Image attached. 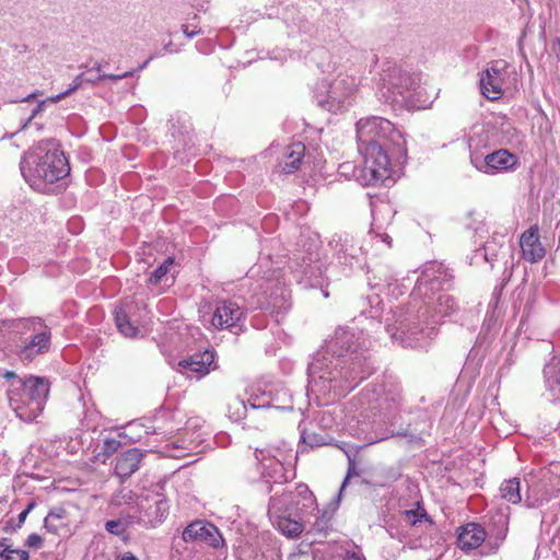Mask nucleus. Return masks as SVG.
I'll return each instance as SVG.
<instances>
[{"mask_svg":"<svg viewBox=\"0 0 560 560\" xmlns=\"http://www.w3.org/2000/svg\"><path fill=\"white\" fill-rule=\"evenodd\" d=\"M228 411L233 421H240L247 416V405L243 399L234 398L230 401Z\"/></svg>","mask_w":560,"mask_h":560,"instance_id":"34","label":"nucleus"},{"mask_svg":"<svg viewBox=\"0 0 560 560\" xmlns=\"http://www.w3.org/2000/svg\"><path fill=\"white\" fill-rule=\"evenodd\" d=\"M120 560H138V558L133 556L131 552H127L126 555L122 556Z\"/></svg>","mask_w":560,"mask_h":560,"instance_id":"54","label":"nucleus"},{"mask_svg":"<svg viewBox=\"0 0 560 560\" xmlns=\"http://www.w3.org/2000/svg\"><path fill=\"white\" fill-rule=\"evenodd\" d=\"M349 465H350V467H349V471H351V468H352V466H353V460H352L350 457H349ZM349 477H350V472H348V475H347L346 479L343 480L342 486H341V489H340V492H342V490L345 489V487H346V485H347V482H348Z\"/></svg>","mask_w":560,"mask_h":560,"instance_id":"50","label":"nucleus"},{"mask_svg":"<svg viewBox=\"0 0 560 560\" xmlns=\"http://www.w3.org/2000/svg\"><path fill=\"white\" fill-rule=\"evenodd\" d=\"M339 264L352 267L360 261L363 255V248L349 233L335 234L329 242Z\"/></svg>","mask_w":560,"mask_h":560,"instance_id":"14","label":"nucleus"},{"mask_svg":"<svg viewBox=\"0 0 560 560\" xmlns=\"http://www.w3.org/2000/svg\"><path fill=\"white\" fill-rule=\"evenodd\" d=\"M315 516V521L313 523V529L316 530V532H325L328 526H329V522H330V514L327 513V512H323L320 515L319 513L316 512V514H313Z\"/></svg>","mask_w":560,"mask_h":560,"instance_id":"39","label":"nucleus"},{"mask_svg":"<svg viewBox=\"0 0 560 560\" xmlns=\"http://www.w3.org/2000/svg\"><path fill=\"white\" fill-rule=\"evenodd\" d=\"M523 258L529 262H537L545 256V248L539 241L537 228H529L520 240Z\"/></svg>","mask_w":560,"mask_h":560,"instance_id":"23","label":"nucleus"},{"mask_svg":"<svg viewBox=\"0 0 560 560\" xmlns=\"http://www.w3.org/2000/svg\"><path fill=\"white\" fill-rule=\"evenodd\" d=\"M371 346L363 330L336 328L308 365L310 384L323 394H348L375 370Z\"/></svg>","mask_w":560,"mask_h":560,"instance_id":"1","label":"nucleus"},{"mask_svg":"<svg viewBox=\"0 0 560 560\" xmlns=\"http://www.w3.org/2000/svg\"><path fill=\"white\" fill-rule=\"evenodd\" d=\"M105 529L112 535L125 538L128 523L122 520H110L105 523Z\"/></svg>","mask_w":560,"mask_h":560,"instance_id":"36","label":"nucleus"},{"mask_svg":"<svg viewBox=\"0 0 560 560\" xmlns=\"http://www.w3.org/2000/svg\"><path fill=\"white\" fill-rule=\"evenodd\" d=\"M3 376L11 380L8 388L9 405L24 422L34 421L43 411L49 387L43 377H18L13 372L7 371Z\"/></svg>","mask_w":560,"mask_h":560,"instance_id":"4","label":"nucleus"},{"mask_svg":"<svg viewBox=\"0 0 560 560\" xmlns=\"http://www.w3.org/2000/svg\"><path fill=\"white\" fill-rule=\"evenodd\" d=\"M386 530L392 538H397L399 540H402V538H404L402 532L399 530L397 527H395L392 523H387Z\"/></svg>","mask_w":560,"mask_h":560,"instance_id":"46","label":"nucleus"},{"mask_svg":"<svg viewBox=\"0 0 560 560\" xmlns=\"http://www.w3.org/2000/svg\"><path fill=\"white\" fill-rule=\"evenodd\" d=\"M67 517L68 513L66 509L56 506L51 509L47 516L44 518V527L49 533L58 535L62 528L68 526Z\"/></svg>","mask_w":560,"mask_h":560,"instance_id":"29","label":"nucleus"},{"mask_svg":"<svg viewBox=\"0 0 560 560\" xmlns=\"http://www.w3.org/2000/svg\"><path fill=\"white\" fill-rule=\"evenodd\" d=\"M38 95H42V92H34V93H32V94H28V95H27V96H25L22 101H24V102H28V101H31V100L35 98V97H36V96H38Z\"/></svg>","mask_w":560,"mask_h":560,"instance_id":"52","label":"nucleus"},{"mask_svg":"<svg viewBox=\"0 0 560 560\" xmlns=\"http://www.w3.org/2000/svg\"><path fill=\"white\" fill-rule=\"evenodd\" d=\"M376 315H377V312H376V311H375V312H373V311H371V312H370V316H371V317H374V316H376Z\"/></svg>","mask_w":560,"mask_h":560,"instance_id":"57","label":"nucleus"},{"mask_svg":"<svg viewBox=\"0 0 560 560\" xmlns=\"http://www.w3.org/2000/svg\"><path fill=\"white\" fill-rule=\"evenodd\" d=\"M142 453L138 448H130L116 458L115 472L120 478H128L139 469Z\"/></svg>","mask_w":560,"mask_h":560,"instance_id":"24","label":"nucleus"},{"mask_svg":"<svg viewBox=\"0 0 560 560\" xmlns=\"http://www.w3.org/2000/svg\"><path fill=\"white\" fill-rule=\"evenodd\" d=\"M248 404L252 409L269 408L271 406L270 398L262 394L261 397L255 395L248 399Z\"/></svg>","mask_w":560,"mask_h":560,"instance_id":"42","label":"nucleus"},{"mask_svg":"<svg viewBox=\"0 0 560 560\" xmlns=\"http://www.w3.org/2000/svg\"><path fill=\"white\" fill-rule=\"evenodd\" d=\"M508 63L504 60H493L480 75V91L488 100L500 98L508 78Z\"/></svg>","mask_w":560,"mask_h":560,"instance_id":"12","label":"nucleus"},{"mask_svg":"<svg viewBox=\"0 0 560 560\" xmlns=\"http://www.w3.org/2000/svg\"><path fill=\"white\" fill-rule=\"evenodd\" d=\"M253 560H282L280 550L276 546L268 547L265 551L256 555Z\"/></svg>","mask_w":560,"mask_h":560,"instance_id":"40","label":"nucleus"},{"mask_svg":"<svg viewBox=\"0 0 560 560\" xmlns=\"http://www.w3.org/2000/svg\"><path fill=\"white\" fill-rule=\"evenodd\" d=\"M530 495L527 497V505L537 508L560 493V462H552L541 469L540 480L529 488Z\"/></svg>","mask_w":560,"mask_h":560,"instance_id":"11","label":"nucleus"},{"mask_svg":"<svg viewBox=\"0 0 560 560\" xmlns=\"http://www.w3.org/2000/svg\"><path fill=\"white\" fill-rule=\"evenodd\" d=\"M453 276L440 262L427 266L417 280L408 307L396 319L392 337L405 347H424L435 335L442 318L457 310L454 298L446 292Z\"/></svg>","mask_w":560,"mask_h":560,"instance_id":"2","label":"nucleus"},{"mask_svg":"<svg viewBox=\"0 0 560 560\" xmlns=\"http://www.w3.org/2000/svg\"><path fill=\"white\" fill-rule=\"evenodd\" d=\"M547 390L553 401H560V361H552L544 370Z\"/></svg>","mask_w":560,"mask_h":560,"instance_id":"27","label":"nucleus"},{"mask_svg":"<svg viewBox=\"0 0 560 560\" xmlns=\"http://www.w3.org/2000/svg\"><path fill=\"white\" fill-rule=\"evenodd\" d=\"M346 560H365L360 553L351 552L347 555Z\"/></svg>","mask_w":560,"mask_h":560,"instance_id":"49","label":"nucleus"},{"mask_svg":"<svg viewBox=\"0 0 560 560\" xmlns=\"http://www.w3.org/2000/svg\"><path fill=\"white\" fill-rule=\"evenodd\" d=\"M487 533L477 523H468L459 528L457 545L463 551H470L486 541Z\"/></svg>","mask_w":560,"mask_h":560,"instance_id":"22","label":"nucleus"},{"mask_svg":"<svg viewBox=\"0 0 560 560\" xmlns=\"http://www.w3.org/2000/svg\"><path fill=\"white\" fill-rule=\"evenodd\" d=\"M36 506L35 500H31L26 508L23 510L25 513L30 514V512Z\"/></svg>","mask_w":560,"mask_h":560,"instance_id":"51","label":"nucleus"},{"mask_svg":"<svg viewBox=\"0 0 560 560\" xmlns=\"http://www.w3.org/2000/svg\"><path fill=\"white\" fill-rule=\"evenodd\" d=\"M143 521L152 526L161 523L168 514V503L162 493H148L138 502Z\"/></svg>","mask_w":560,"mask_h":560,"instance_id":"17","label":"nucleus"},{"mask_svg":"<svg viewBox=\"0 0 560 560\" xmlns=\"http://www.w3.org/2000/svg\"><path fill=\"white\" fill-rule=\"evenodd\" d=\"M26 546L30 548L38 549L43 546V538L39 535L33 533L27 537Z\"/></svg>","mask_w":560,"mask_h":560,"instance_id":"45","label":"nucleus"},{"mask_svg":"<svg viewBox=\"0 0 560 560\" xmlns=\"http://www.w3.org/2000/svg\"><path fill=\"white\" fill-rule=\"evenodd\" d=\"M244 310L234 301L221 300L215 303L211 325L217 329H232L243 320Z\"/></svg>","mask_w":560,"mask_h":560,"instance_id":"15","label":"nucleus"},{"mask_svg":"<svg viewBox=\"0 0 560 560\" xmlns=\"http://www.w3.org/2000/svg\"><path fill=\"white\" fill-rule=\"evenodd\" d=\"M296 272H300L302 278L308 280L311 285H316L319 283L322 277V267L317 259L314 260L312 257H303L300 270H296Z\"/></svg>","mask_w":560,"mask_h":560,"instance_id":"30","label":"nucleus"},{"mask_svg":"<svg viewBox=\"0 0 560 560\" xmlns=\"http://www.w3.org/2000/svg\"><path fill=\"white\" fill-rule=\"evenodd\" d=\"M27 515H28V514H27V513H25L24 511H22V512L19 514V516H18V525H16L18 527H21V526L24 524V522H25V520H26Z\"/></svg>","mask_w":560,"mask_h":560,"instance_id":"48","label":"nucleus"},{"mask_svg":"<svg viewBox=\"0 0 560 560\" xmlns=\"http://www.w3.org/2000/svg\"><path fill=\"white\" fill-rule=\"evenodd\" d=\"M357 91V78L340 73L335 79L320 83L316 91V100L324 109L335 114L342 113L354 103Z\"/></svg>","mask_w":560,"mask_h":560,"instance_id":"6","label":"nucleus"},{"mask_svg":"<svg viewBox=\"0 0 560 560\" xmlns=\"http://www.w3.org/2000/svg\"><path fill=\"white\" fill-rule=\"evenodd\" d=\"M284 21H285L288 27L292 30V32H294L295 28L299 32L306 31L307 22L305 20H303L302 18H298V19L293 18L290 20L288 16H284Z\"/></svg>","mask_w":560,"mask_h":560,"instance_id":"44","label":"nucleus"},{"mask_svg":"<svg viewBox=\"0 0 560 560\" xmlns=\"http://www.w3.org/2000/svg\"><path fill=\"white\" fill-rule=\"evenodd\" d=\"M138 305L132 300H125L115 308V323L121 335L136 337L139 332V319L137 318Z\"/></svg>","mask_w":560,"mask_h":560,"instance_id":"18","label":"nucleus"},{"mask_svg":"<svg viewBox=\"0 0 560 560\" xmlns=\"http://www.w3.org/2000/svg\"><path fill=\"white\" fill-rule=\"evenodd\" d=\"M294 495L282 493L279 497H272L269 501V514L277 517V526L279 530L287 537L295 538L304 530L303 518H292L298 516L291 504Z\"/></svg>","mask_w":560,"mask_h":560,"instance_id":"10","label":"nucleus"},{"mask_svg":"<svg viewBox=\"0 0 560 560\" xmlns=\"http://www.w3.org/2000/svg\"><path fill=\"white\" fill-rule=\"evenodd\" d=\"M511 275H512V271H509V272L506 273V276L504 277V279H503L502 283H501V289H503V288H504V285L506 284V282L510 280Z\"/></svg>","mask_w":560,"mask_h":560,"instance_id":"55","label":"nucleus"},{"mask_svg":"<svg viewBox=\"0 0 560 560\" xmlns=\"http://www.w3.org/2000/svg\"><path fill=\"white\" fill-rule=\"evenodd\" d=\"M20 168L24 179L42 191L70 174L69 161L54 140L40 141L25 152Z\"/></svg>","mask_w":560,"mask_h":560,"instance_id":"3","label":"nucleus"},{"mask_svg":"<svg viewBox=\"0 0 560 560\" xmlns=\"http://www.w3.org/2000/svg\"><path fill=\"white\" fill-rule=\"evenodd\" d=\"M28 552L20 549H12L11 547L4 548L0 552V560H28Z\"/></svg>","mask_w":560,"mask_h":560,"instance_id":"37","label":"nucleus"},{"mask_svg":"<svg viewBox=\"0 0 560 560\" xmlns=\"http://www.w3.org/2000/svg\"><path fill=\"white\" fill-rule=\"evenodd\" d=\"M387 148L374 145L359 150L363 165L355 171L354 176L364 186L383 185L390 179L392 168Z\"/></svg>","mask_w":560,"mask_h":560,"instance_id":"7","label":"nucleus"},{"mask_svg":"<svg viewBox=\"0 0 560 560\" xmlns=\"http://www.w3.org/2000/svg\"><path fill=\"white\" fill-rule=\"evenodd\" d=\"M213 363L214 352L206 350L180 360L177 364V371L187 378L199 380L210 372Z\"/></svg>","mask_w":560,"mask_h":560,"instance_id":"16","label":"nucleus"},{"mask_svg":"<svg viewBox=\"0 0 560 560\" xmlns=\"http://www.w3.org/2000/svg\"><path fill=\"white\" fill-rule=\"evenodd\" d=\"M175 262L174 258L167 257L159 267L154 269V271L149 277V283L152 285L161 284L162 282L167 283L168 281V272L172 268H174Z\"/></svg>","mask_w":560,"mask_h":560,"instance_id":"32","label":"nucleus"},{"mask_svg":"<svg viewBox=\"0 0 560 560\" xmlns=\"http://www.w3.org/2000/svg\"><path fill=\"white\" fill-rule=\"evenodd\" d=\"M94 70L97 72V77L95 79H91L90 81H92V82L102 81L104 79H109V80H113V81H117V80H121L124 78H128V77L133 75V71H127V72H124V73H120V74H106V73H103L102 72L101 63H97L94 67Z\"/></svg>","mask_w":560,"mask_h":560,"instance_id":"38","label":"nucleus"},{"mask_svg":"<svg viewBox=\"0 0 560 560\" xmlns=\"http://www.w3.org/2000/svg\"><path fill=\"white\" fill-rule=\"evenodd\" d=\"M13 329L21 335L16 355L22 362L30 363L49 351L51 329L40 317L16 319Z\"/></svg>","mask_w":560,"mask_h":560,"instance_id":"5","label":"nucleus"},{"mask_svg":"<svg viewBox=\"0 0 560 560\" xmlns=\"http://www.w3.org/2000/svg\"><path fill=\"white\" fill-rule=\"evenodd\" d=\"M121 445V442L116 439L106 438L104 440L103 446H102V453L106 457L112 456L114 453H116Z\"/></svg>","mask_w":560,"mask_h":560,"instance_id":"41","label":"nucleus"},{"mask_svg":"<svg viewBox=\"0 0 560 560\" xmlns=\"http://www.w3.org/2000/svg\"><path fill=\"white\" fill-rule=\"evenodd\" d=\"M399 138L394 125L382 117L362 118L357 122L358 150L374 145L387 148L389 141L395 142Z\"/></svg>","mask_w":560,"mask_h":560,"instance_id":"8","label":"nucleus"},{"mask_svg":"<svg viewBox=\"0 0 560 560\" xmlns=\"http://www.w3.org/2000/svg\"><path fill=\"white\" fill-rule=\"evenodd\" d=\"M289 493L294 495V501L291 506L300 518L313 515L314 512L319 513L316 498L306 485H299L294 492Z\"/></svg>","mask_w":560,"mask_h":560,"instance_id":"21","label":"nucleus"},{"mask_svg":"<svg viewBox=\"0 0 560 560\" xmlns=\"http://www.w3.org/2000/svg\"><path fill=\"white\" fill-rule=\"evenodd\" d=\"M255 456L260 465L262 478L275 483H281L287 480L283 464L270 455L269 452L256 450Z\"/></svg>","mask_w":560,"mask_h":560,"instance_id":"20","label":"nucleus"},{"mask_svg":"<svg viewBox=\"0 0 560 560\" xmlns=\"http://www.w3.org/2000/svg\"><path fill=\"white\" fill-rule=\"evenodd\" d=\"M304 153L305 145L302 142L289 144L285 149L283 161L278 165L280 172L284 174L294 173L300 167Z\"/></svg>","mask_w":560,"mask_h":560,"instance_id":"25","label":"nucleus"},{"mask_svg":"<svg viewBox=\"0 0 560 560\" xmlns=\"http://www.w3.org/2000/svg\"><path fill=\"white\" fill-rule=\"evenodd\" d=\"M377 236H381V237H382V241H383V242H385L388 246H390V244H392V238H390V236H389V235H387V234H383V235L378 234Z\"/></svg>","mask_w":560,"mask_h":560,"instance_id":"53","label":"nucleus"},{"mask_svg":"<svg viewBox=\"0 0 560 560\" xmlns=\"http://www.w3.org/2000/svg\"><path fill=\"white\" fill-rule=\"evenodd\" d=\"M401 400L400 386L392 385L378 399V408L384 410L385 415H390L399 408Z\"/></svg>","mask_w":560,"mask_h":560,"instance_id":"28","label":"nucleus"},{"mask_svg":"<svg viewBox=\"0 0 560 560\" xmlns=\"http://www.w3.org/2000/svg\"><path fill=\"white\" fill-rule=\"evenodd\" d=\"M423 521H428V515L425 511L422 510H405L400 512V516L398 522L400 524H404L406 526H417L418 524L422 523Z\"/></svg>","mask_w":560,"mask_h":560,"instance_id":"33","label":"nucleus"},{"mask_svg":"<svg viewBox=\"0 0 560 560\" xmlns=\"http://www.w3.org/2000/svg\"><path fill=\"white\" fill-rule=\"evenodd\" d=\"M182 30H183V33H184L188 38H192V37H195L196 35H198V34H200V33H201V30H197V31H188L187 25H182Z\"/></svg>","mask_w":560,"mask_h":560,"instance_id":"47","label":"nucleus"},{"mask_svg":"<svg viewBox=\"0 0 560 560\" xmlns=\"http://www.w3.org/2000/svg\"><path fill=\"white\" fill-rule=\"evenodd\" d=\"M149 63V60L144 61L140 67H139V70H142L147 67V65Z\"/></svg>","mask_w":560,"mask_h":560,"instance_id":"56","label":"nucleus"},{"mask_svg":"<svg viewBox=\"0 0 560 560\" xmlns=\"http://www.w3.org/2000/svg\"><path fill=\"white\" fill-rule=\"evenodd\" d=\"M520 485L518 478L505 480L500 487L501 497L512 504L520 503L522 501Z\"/></svg>","mask_w":560,"mask_h":560,"instance_id":"31","label":"nucleus"},{"mask_svg":"<svg viewBox=\"0 0 560 560\" xmlns=\"http://www.w3.org/2000/svg\"><path fill=\"white\" fill-rule=\"evenodd\" d=\"M183 539L185 541L199 540L214 548H218L222 542V537L217 527L203 522L189 524L183 532Z\"/></svg>","mask_w":560,"mask_h":560,"instance_id":"19","label":"nucleus"},{"mask_svg":"<svg viewBox=\"0 0 560 560\" xmlns=\"http://www.w3.org/2000/svg\"><path fill=\"white\" fill-rule=\"evenodd\" d=\"M417 85V79L399 65L385 61L382 66L378 90L388 102H396L398 96H405Z\"/></svg>","mask_w":560,"mask_h":560,"instance_id":"9","label":"nucleus"},{"mask_svg":"<svg viewBox=\"0 0 560 560\" xmlns=\"http://www.w3.org/2000/svg\"><path fill=\"white\" fill-rule=\"evenodd\" d=\"M78 89V84L69 88L68 90H66L65 92L60 93V94H57L55 96H51V97H48L47 100L45 101H40L37 106L33 109L32 112V115L30 116V118L27 119V121L25 122V125L23 126V128H25L27 126V124L39 113L43 110V107L44 105L47 103V102H50V103H57L59 101H61L62 98H65L66 96L70 95L73 91H75Z\"/></svg>","mask_w":560,"mask_h":560,"instance_id":"35","label":"nucleus"},{"mask_svg":"<svg viewBox=\"0 0 560 560\" xmlns=\"http://www.w3.org/2000/svg\"><path fill=\"white\" fill-rule=\"evenodd\" d=\"M470 162L485 174H497L513 170L517 164V158L505 149H499L485 156L471 152Z\"/></svg>","mask_w":560,"mask_h":560,"instance_id":"13","label":"nucleus"},{"mask_svg":"<svg viewBox=\"0 0 560 560\" xmlns=\"http://www.w3.org/2000/svg\"><path fill=\"white\" fill-rule=\"evenodd\" d=\"M511 252L510 246H505L504 235L493 236L491 241H488L482 248L478 249L485 260L492 264L494 260L499 259L500 256H505V254Z\"/></svg>","mask_w":560,"mask_h":560,"instance_id":"26","label":"nucleus"},{"mask_svg":"<svg viewBox=\"0 0 560 560\" xmlns=\"http://www.w3.org/2000/svg\"><path fill=\"white\" fill-rule=\"evenodd\" d=\"M505 532H506V529H505L504 532H500V533L498 534V536L495 537L494 541L489 540V541L486 544V548L488 549V550L486 551V553H487V555L495 553V552L499 550L500 546L502 545V542H503V541H504V539H505Z\"/></svg>","mask_w":560,"mask_h":560,"instance_id":"43","label":"nucleus"}]
</instances>
